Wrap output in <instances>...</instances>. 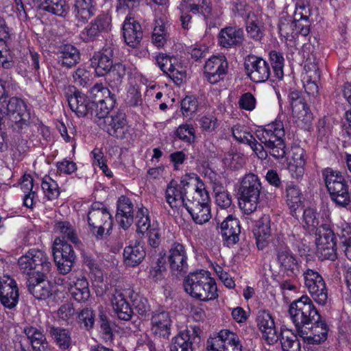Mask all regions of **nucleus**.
<instances>
[{
	"instance_id": "52",
	"label": "nucleus",
	"mask_w": 351,
	"mask_h": 351,
	"mask_svg": "<svg viewBox=\"0 0 351 351\" xmlns=\"http://www.w3.org/2000/svg\"><path fill=\"white\" fill-rule=\"evenodd\" d=\"M42 189L45 196L48 200H53L58 197L60 190L57 182L49 176H45L43 179Z\"/></svg>"
},
{
	"instance_id": "33",
	"label": "nucleus",
	"mask_w": 351,
	"mask_h": 351,
	"mask_svg": "<svg viewBox=\"0 0 351 351\" xmlns=\"http://www.w3.org/2000/svg\"><path fill=\"white\" fill-rule=\"evenodd\" d=\"M113 49L110 46L104 47L101 51L95 54L93 64L95 65V73L97 76L106 75L113 66Z\"/></svg>"
},
{
	"instance_id": "21",
	"label": "nucleus",
	"mask_w": 351,
	"mask_h": 351,
	"mask_svg": "<svg viewBox=\"0 0 351 351\" xmlns=\"http://www.w3.org/2000/svg\"><path fill=\"white\" fill-rule=\"evenodd\" d=\"M312 326L306 329H300L298 335L308 344H320L327 339L329 328L324 320L316 319Z\"/></svg>"
},
{
	"instance_id": "1",
	"label": "nucleus",
	"mask_w": 351,
	"mask_h": 351,
	"mask_svg": "<svg viewBox=\"0 0 351 351\" xmlns=\"http://www.w3.org/2000/svg\"><path fill=\"white\" fill-rule=\"evenodd\" d=\"M318 214L312 208L303 212L302 225L310 234L315 233L317 254L322 260L335 261L337 256V239L330 225L323 223L319 226Z\"/></svg>"
},
{
	"instance_id": "43",
	"label": "nucleus",
	"mask_w": 351,
	"mask_h": 351,
	"mask_svg": "<svg viewBox=\"0 0 351 351\" xmlns=\"http://www.w3.org/2000/svg\"><path fill=\"white\" fill-rule=\"evenodd\" d=\"M106 80L113 90L119 91L125 75V66L121 63H116L106 74Z\"/></svg>"
},
{
	"instance_id": "47",
	"label": "nucleus",
	"mask_w": 351,
	"mask_h": 351,
	"mask_svg": "<svg viewBox=\"0 0 351 351\" xmlns=\"http://www.w3.org/2000/svg\"><path fill=\"white\" fill-rule=\"evenodd\" d=\"M49 334L60 349L66 350L71 344V332L63 328L50 326Z\"/></svg>"
},
{
	"instance_id": "2",
	"label": "nucleus",
	"mask_w": 351,
	"mask_h": 351,
	"mask_svg": "<svg viewBox=\"0 0 351 351\" xmlns=\"http://www.w3.org/2000/svg\"><path fill=\"white\" fill-rule=\"evenodd\" d=\"M184 287L191 297L202 301L213 300L218 297L215 280L204 270L190 273L184 279Z\"/></svg>"
},
{
	"instance_id": "63",
	"label": "nucleus",
	"mask_w": 351,
	"mask_h": 351,
	"mask_svg": "<svg viewBox=\"0 0 351 351\" xmlns=\"http://www.w3.org/2000/svg\"><path fill=\"white\" fill-rule=\"evenodd\" d=\"M195 130L192 125L182 124L180 125L176 131L177 136L187 143L193 142L195 138Z\"/></svg>"
},
{
	"instance_id": "56",
	"label": "nucleus",
	"mask_w": 351,
	"mask_h": 351,
	"mask_svg": "<svg viewBox=\"0 0 351 351\" xmlns=\"http://www.w3.org/2000/svg\"><path fill=\"white\" fill-rule=\"evenodd\" d=\"M78 322L82 327L89 330L95 325V315L91 308H83L77 315Z\"/></svg>"
},
{
	"instance_id": "30",
	"label": "nucleus",
	"mask_w": 351,
	"mask_h": 351,
	"mask_svg": "<svg viewBox=\"0 0 351 351\" xmlns=\"http://www.w3.org/2000/svg\"><path fill=\"white\" fill-rule=\"evenodd\" d=\"M221 234L225 243L232 245L239 241L241 233L240 222L232 215H228L221 224Z\"/></svg>"
},
{
	"instance_id": "40",
	"label": "nucleus",
	"mask_w": 351,
	"mask_h": 351,
	"mask_svg": "<svg viewBox=\"0 0 351 351\" xmlns=\"http://www.w3.org/2000/svg\"><path fill=\"white\" fill-rule=\"evenodd\" d=\"M95 3L93 0H75L74 13L75 19L82 23H86L95 14Z\"/></svg>"
},
{
	"instance_id": "6",
	"label": "nucleus",
	"mask_w": 351,
	"mask_h": 351,
	"mask_svg": "<svg viewBox=\"0 0 351 351\" xmlns=\"http://www.w3.org/2000/svg\"><path fill=\"white\" fill-rule=\"evenodd\" d=\"M289 313L298 333L300 329H306L307 326L313 323L320 315L313 301L306 295H302L289 305Z\"/></svg>"
},
{
	"instance_id": "3",
	"label": "nucleus",
	"mask_w": 351,
	"mask_h": 351,
	"mask_svg": "<svg viewBox=\"0 0 351 351\" xmlns=\"http://www.w3.org/2000/svg\"><path fill=\"white\" fill-rule=\"evenodd\" d=\"M3 104H0V125L7 124L14 130H19L27 126L30 112L27 104L21 98L12 97Z\"/></svg>"
},
{
	"instance_id": "31",
	"label": "nucleus",
	"mask_w": 351,
	"mask_h": 351,
	"mask_svg": "<svg viewBox=\"0 0 351 351\" xmlns=\"http://www.w3.org/2000/svg\"><path fill=\"white\" fill-rule=\"evenodd\" d=\"M193 191L189 193L185 199V208L199 206L210 203V196L205 184L199 178H195V184L192 188Z\"/></svg>"
},
{
	"instance_id": "48",
	"label": "nucleus",
	"mask_w": 351,
	"mask_h": 351,
	"mask_svg": "<svg viewBox=\"0 0 351 351\" xmlns=\"http://www.w3.org/2000/svg\"><path fill=\"white\" fill-rule=\"evenodd\" d=\"M135 224L137 233L145 234L149 229L157 223H151L149 210L144 206L139 207L135 217Z\"/></svg>"
},
{
	"instance_id": "25",
	"label": "nucleus",
	"mask_w": 351,
	"mask_h": 351,
	"mask_svg": "<svg viewBox=\"0 0 351 351\" xmlns=\"http://www.w3.org/2000/svg\"><path fill=\"white\" fill-rule=\"evenodd\" d=\"M198 328H187L172 338L170 351H193V345L199 339Z\"/></svg>"
},
{
	"instance_id": "62",
	"label": "nucleus",
	"mask_w": 351,
	"mask_h": 351,
	"mask_svg": "<svg viewBox=\"0 0 351 351\" xmlns=\"http://www.w3.org/2000/svg\"><path fill=\"white\" fill-rule=\"evenodd\" d=\"M309 1L308 0H295L294 13L295 20L307 21L309 14Z\"/></svg>"
},
{
	"instance_id": "38",
	"label": "nucleus",
	"mask_w": 351,
	"mask_h": 351,
	"mask_svg": "<svg viewBox=\"0 0 351 351\" xmlns=\"http://www.w3.org/2000/svg\"><path fill=\"white\" fill-rule=\"evenodd\" d=\"M28 342L31 344L33 351H46L49 344L45 335L38 328L27 326L24 328Z\"/></svg>"
},
{
	"instance_id": "60",
	"label": "nucleus",
	"mask_w": 351,
	"mask_h": 351,
	"mask_svg": "<svg viewBox=\"0 0 351 351\" xmlns=\"http://www.w3.org/2000/svg\"><path fill=\"white\" fill-rule=\"evenodd\" d=\"M335 226H336L337 234L341 240L344 241L351 240V223L346 222L344 219L339 218L337 219Z\"/></svg>"
},
{
	"instance_id": "39",
	"label": "nucleus",
	"mask_w": 351,
	"mask_h": 351,
	"mask_svg": "<svg viewBox=\"0 0 351 351\" xmlns=\"http://www.w3.org/2000/svg\"><path fill=\"white\" fill-rule=\"evenodd\" d=\"M145 254L143 246L135 242L125 247L123 251L124 263L127 266L135 267L142 262Z\"/></svg>"
},
{
	"instance_id": "46",
	"label": "nucleus",
	"mask_w": 351,
	"mask_h": 351,
	"mask_svg": "<svg viewBox=\"0 0 351 351\" xmlns=\"http://www.w3.org/2000/svg\"><path fill=\"white\" fill-rule=\"evenodd\" d=\"M58 58L63 66L71 68L79 62L80 55L77 48L67 45L62 48Z\"/></svg>"
},
{
	"instance_id": "11",
	"label": "nucleus",
	"mask_w": 351,
	"mask_h": 351,
	"mask_svg": "<svg viewBox=\"0 0 351 351\" xmlns=\"http://www.w3.org/2000/svg\"><path fill=\"white\" fill-rule=\"evenodd\" d=\"M53 253L54 261L61 274H68L76 260L75 253L71 245L60 237L54 240Z\"/></svg>"
},
{
	"instance_id": "9",
	"label": "nucleus",
	"mask_w": 351,
	"mask_h": 351,
	"mask_svg": "<svg viewBox=\"0 0 351 351\" xmlns=\"http://www.w3.org/2000/svg\"><path fill=\"white\" fill-rule=\"evenodd\" d=\"M276 261L280 271L289 277H295L300 273V263L297 256L285 243L283 237L278 236L274 241Z\"/></svg>"
},
{
	"instance_id": "57",
	"label": "nucleus",
	"mask_w": 351,
	"mask_h": 351,
	"mask_svg": "<svg viewBox=\"0 0 351 351\" xmlns=\"http://www.w3.org/2000/svg\"><path fill=\"white\" fill-rule=\"evenodd\" d=\"M223 162L231 169H239L245 164V158L241 154L228 152L225 154Z\"/></svg>"
},
{
	"instance_id": "20",
	"label": "nucleus",
	"mask_w": 351,
	"mask_h": 351,
	"mask_svg": "<svg viewBox=\"0 0 351 351\" xmlns=\"http://www.w3.org/2000/svg\"><path fill=\"white\" fill-rule=\"evenodd\" d=\"M187 12H191L193 14H201L206 21L215 18L210 3L207 0H201L197 3H193L182 5L180 21L182 27L184 29H190L192 24V16Z\"/></svg>"
},
{
	"instance_id": "4",
	"label": "nucleus",
	"mask_w": 351,
	"mask_h": 351,
	"mask_svg": "<svg viewBox=\"0 0 351 351\" xmlns=\"http://www.w3.org/2000/svg\"><path fill=\"white\" fill-rule=\"evenodd\" d=\"M256 137L263 143L269 154L276 159L283 158L287 153L284 141V125L280 121L272 122L256 131Z\"/></svg>"
},
{
	"instance_id": "24",
	"label": "nucleus",
	"mask_w": 351,
	"mask_h": 351,
	"mask_svg": "<svg viewBox=\"0 0 351 351\" xmlns=\"http://www.w3.org/2000/svg\"><path fill=\"white\" fill-rule=\"evenodd\" d=\"M256 324L263 338L268 344L271 345L278 341L280 335L277 332L274 319L268 311H261L258 313Z\"/></svg>"
},
{
	"instance_id": "58",
	"label": "nucleus",
	"mask_w": 351,
	"mask_h": 351,
	"mask_svg": "<svg viewBox=\"0 0 351 351\" xmlns=\"http://www.w3.org/2000/svg\"><path fill=\"white\" fill-rule=\"evenodd\" d=\"M130 299L135 309L140 315L145 317L150 311L148 300L145 297L135 293L134 291L132 298Z\"/></svg>"
},
{
	"instance_id": "34",
	"label": "nucleus",
	"mask_w": 351,
	"mask_h": 351,
	"mask_svg": "<svg viewBox=\"0 0 351 351\" xmlns=\"http://www.w3.org/2000/svg\"><path fill=\"white\" fill-rule=\"evenodd\" d=\"M9 38V29L5 20L0 17V67L9 69L14 66L13 57L5 43Z\"/></svg>"
},
{
	"instance_id": "7",
	"label": "nucleus",
	"mask_w": 351,
	"mask_h": 351,
	"mask_svg": "<svg viewBox=\"0 0 351 351\" xmlns=\"http://www.w3.org/2000/svg\"><path fill=\"white\" fill-rule=\"evenodd\" d=\"M262 189L258 177L254 173L246 174L241 180L239 189V206L245 214L256 211Z\"/></svg>"
},
{
	"instance_id": "53",
	"label": "nucleus",
	"mask_w": 351,
	"mask_h": 351,
	"mask_svg": "<svg viewBox=\"0 0 351 351\" xmlns=\"http://www.w3.org/2000/svg\"><path fill=\"white\" fill-rule=\"evenodd\" d=\"M269 59L274 76L278 80H282L284 76L283 67L285 64V59L282 55L276 51H271L269 53Z\"/></svg>"
},
{
	"instance_id": "59",
	"label": "nucleus",
	"mask_w": 351,
	"mask_h": 351,
	"mask_svg": "<svg viewBox=\"0 0 351 351\" xmlns=\"http://www.w3.org/2000/svg\"><path fill=\"white\" fill-rule=\"evenodd\" d=\"M198 101L193 96H186L181 101V110L184 117H190L196 112Z\"/></svg>"
},
{
	"instance_id": "51",
	"label": "nucleus",
	"mask_w": 351,
	"mask_h": 351,
	"mask_svg": "<svg viewBox=\"0 0 351 351\" xmlns=\"http://www.w3.org/2000/svg\"><path fill=\"white\" fill-rule=\"evenodd\" d=\"M280 343L282 351H300V343L297 336L290 330H286L280 332Z\"/></svg>"
},
{
	"instance_id": "8",
	"label": "nucleus",
	"mask_w": 351,
	"mask_h": 351,
	"mask_svg": "<svg viewBox=\"0 0 351 351\" xmlns=\"http://www.w3.org/2000/svg\"><path fill=\"white\" fill-rule=\"evenodd\" d=\"M87 217L90 231L97 239H101L105 234H110L112 228V216L102 204H93Z\"/></svg>"
},
{
	"instance_id": "36",
	"label": "nucleus",
	"mask_w": 351,
	"mask_h": 351,
	"mask_svg": "<svg viewBox=\"0 0 351 351\" xmlns=\"http://www.w3.org/2000/svg\"><path fill=\"white\" fill-rule=\"evenodd\" d=\"M292 156L288 165V169L292 178H301L304 174L305 151L300 147L291 149Z\"/></svg>"
},
{
	"instance_id": "41",
	"label": "nucleus",
	"mask_w": 351,
	"mask_h": 351,
	"mask_svg": "<svg viewBox=\"0 0 351 351\" xmlns=\"http://www.w3.org/2000/svg\"><path fill=\"white\" fill-rule=\"evenodd\" d=\"M254 234L256 239V245L258 249L263 250L267 245L270 236L271 229L270 218L267 215L263 216L258 222L257 228L254 230Z\"/></svg>"
},
{
	"instance_id": "42",
	"label": "nucleus",
	"mask_w": 351,
	"mask_h": 351,
	"mask_svg": "<svg viewBox=\"0 0 351 351\" xmlns=\"http://www.w3.org/2000/svg\"><path fill=\"white\" fill-rule=\"evenodd\" d=\"M69 291L71 296L78 302H84L90 297L88 282L86 278H77L71 282Z\"/></svg>"
},
{
	"instance_id": "17",
	"label": "nucleus",
	"mask_w": 351,
	"mask_h": 351,
	"mask_svg": "<svg viewBox=\"0 0 351 351\" xmlns=\"http://www.w3.org/2000/svg\"><path fill=\"white\" fill-rule=\"evenodd\" d=\"M244 66L247 75L254 82H265L271 75L270 66L262 58L249 56L245 60Z\"/></svg>"
},
{
	"instance_id": "49",
	"label": "nucleus",
	"mask_w": 351,
	"mask_h": 351,
	"mask_svg": "<svg viewBox=\"0 0 351 351\" xmlns=\"http://www.w3.org/2000/svg\"><path fill=\"white\" fill-rule=\"evenodd\" d=\"M186 209L191 215L193 220L197 224H204L211 218L210 204L195 207L193 206L191 208H186Z\"/></svg>"
},
{
	"instance_id": "14",
	"label": "nucleus",
	"mask_w": 351,
	"mask_h": 351,
	"mask_svg": "<svg viewBox=\"0 0 351 351\" xmlns=\"http://www.w3.org/2000/svg\"><path fill=\"white\" fill-rule=\"evenodd\" d=\"M95 122L101 129L117 138H125L128 132L126 116L121 112L112 113L104 119H95Z\"/></svg>"
},
{
	"instance_id": "27",
	"label": "nucleus",
	"mask_w": 351,
	"mask_h": 351,
	"mask_svg": "<svg viewBox=\"0 0 351 351\" xmlns=\"http://www.w3.org/2000/svg\"><path fill=\"white\" fill-rule=\"evenodd\" d=\"M47 274L44 276L30 277L27 278V287L29 292L38 300H46L53 293V286L47 280Z\"/></svg>"
},
{
	"instance_id": "19",
	"label": "nucleus",
	"mask_w": 351,
	"mask_h": 351,
	"mask_svg": "<svg viewBox=\"0 0 351 351\" xmlns=\"http://www.w3.org/2000/svg\"><path fill=\"white\" fill-rule=\"evenodd\" d=\"M19 291L14 279L8 274L0 276V302L7 308L12 309L18 304Z\"/></svg>"
},
{
	"instance_id": "28",
	"label": "nucleus",
	"mask_w": 351,
	"mask_h": 351,
	"mask_svg": "<svg viewBox=\"0 0 351 351\" xmlns=\"http://www.w3.org/2000/svg\"><path fill=\"white\" fill-rule=\"evenodd\" d=\"M116 220L124 230L129 228L134 221V205L126 196H121L117 204Z\"/></svg>"
},
{
	"instance_id": "13",
	"label": "nucleus",
	"mask_w": 351,
	"mask_h": 351,
	"mask_svg": "<svg viewBox=\"0 0 351 351\" xmlns=\"http://www.w3.org/2000/svg\"><path fill=\"white\" fill-rule=\"evenodd\" d=\"M304 285L313 300L324 305L328 299V292L325 281L319 273L312 269H306L303 272Z\"/></svg>"
},
{
	"instance_id": "29",
	"label": "nucleus",
	"mask_w": 351,
	"mask_h": 351,
	"mask_svg": "<svg viewBox=\"0 0 351 351\" xmlns=\"http://www.w3.org/2000/svg\"><path fill=\"white\" fill-rule=\"evenodd\" d=\"M243 30L237 26H229L221 29L218 34L219 45L224 48H231L242 43Z\"/></svg>"
},
{
	"instance_id": "26",
	"label": "nucleus",
	"mask_w": 351,
	"mask_h": 351,
	"mask_svg": "<svg viewBox=\"0 0 351 351\" xmlns=\"http://www.w3.org/2000/svg\"><path fill=\"white\" fill-rule=\"evenodd\" d=\"M168 263L174 274H184L188 269L187 256L183 245L175 243L169 251Z\"/></svg>"
},
{
	"instance_id": "22",
	"label": "nucleus",
	"mask_w": 351,
	"mask_h": 351,
	"mask_svg": "<svg viewBox=\"0 0 351 351\" xmlns=\"http://www.w3.org/2000/svg\"><path fill=\"white\" fill-rule=\"evenodd\" d=\"M228 62L225 56H213L204 65V74L210 84H216L223 79L226 74Z\"/></svg>"
},
{
	"instance_id": "23",
	"label": "nucleus",
	"mask_w": 351,
	"mask_h": 351,
	"mask_svg": "<svg viewBox=\"0 0 351 351\" xmlns=\"http://www.w3.org/2000/svg\"><path fill=\"white\" fill-rule=\"evenodd\" d=\"M171 326L172 320L168 311L158 309L153 312L151 317V330L154 335L169 339Z\"/></svg>"
},
{
	"instance_id": "32",
	"label": "nucleus",
	"mask_w": 351,
	"mask_h": 351,
	"mask_svg": "<svg viewBox=\"0 0 351 351\" xmlns=\"http://www.w3.org/2000/svg\"><path fill=\"white\" fill-rule=\"evenodd\" d=\"M122 29L124 40L128 45L136 47L140 44L143 31L140 23L134 18H126Z\"/></svg>"
},
{
	"instance_id": "35",
	"label": "nucleus",
	"mask_w": 351,
	"mask_h": 351,
	"mask_svg": "<svg viewBox=\"0 0 351 351\" xmlns=\"http://www.w3.org/2000/svg\"><path fill=\"white\" fill-rule=\"evenodd\" d=\"M185 191H182L178 182L172 180L167 186L165 190V199L172 209H178L185 206L186 195Z\"/></svg>"
},
{
	"instance_id": "10",
	"label": "nucleus",
	"mask_w": 351,
	"mask_h": 351,
	"mask_svg": "<svg viewBox=\"0 0 351 351\" xmlns=\"http://www.w3.org/2000/svg\"><path fill=\"white\" fill-rule=\"evenodd\" d=\"M134 289L130 287L117 285L115 287L110 298L112 309L117 317L123 321L131 319L133 311L127 302V298H132Z\"/></svg>"
},
{
	"instance_id": "54",
	"label": "nucleus",
	"mask_w": 351,
	"mask_h": 351,
	"mask_svg": "<svg viewBox=\"0 0 351 351\" xmlns=\"http://www.w3.org/2000/svg\"><path fill=\"white\" fill-rule=\"evenodd\" d=\"M215 202L221 208H229L232 204V197L230 193L221 185L214 187Z\"/></svg>"
},
{
	"instance_id": "18",
	"label": "nucleus",
	"mask_w": 351,
	"mask_h": 351,
	"mask_svg": "<svg viewBox=\"0 0 351 351\" xmlns=\"http://www.w3.org/2000/svg\"><path fill=\"white\" fill-rule=\"evenodd\" d=\"M156 60L160 69L167 74L175 84H180L186 76V71L177 58L164 53H160L156 57Z\"/></svg>"
},
{
	"instance_id": "44",
	"label": "nucleus",
	"mask_w": 351,
	"mask_h": 351,
	"mask_svg": "<svg viewBox=\"0 0 351 351\" xmlns=\"http://www.w3.org/2000/svg\"><path fill=\"white\" fill-rule=\"evenodd\" d=\"M286 202L292 212L296 210L301 204L302 194L298 186L293 182L287 183L285 189Z\"/></svg>"
},
{
	"instance_id": "37",
	"label": "nucleus",
	"mask_w": 351,
	"mask_h": 351,
	"mask_svg": "<svg viewBox=\"0 0 351 351\" xmlns=\"http://www.w3.org/2000/svg\"><path fill=\"white\" fill-rule=\"evenodd\" d=\"M53 231L61 236L63 241L67 239L73 243L75 247H80L82 243L77 236L75 228L68 221L56 220L54 221Z\"/></svg>"
},
{
	"instance_id": "55",
	"label": "nucleus",
	"mask_w": 351,
	"mask_h": 351,
	"mask_svg": "<svg viewBox=\"0 0 351 351\" xmlns=\"http://www.w3.org/2000/svg\"><path fill=\"white\" fill-rule=\"evenodd\" d=\"M234 138L239 143L248 145L254 138L249 131L247 127L242 125H236L232 128Z\"/></svg>"
},
{
	"instance_id": "64",
	"label": "nucleus",
	"mask_w": 351,
	"mask_h": 351,
	"mask_svg": "<svg viewBox=\"0 0 351 351\" xmlns=\"http://www.w3.org/2000/svg\"><path fill=\"white\" fill-rule=\"evenodd\" d=\"M322 175L324 178L327 189L332 188L331 186H332L334 184L344 179L343 176L340 172L334 171L330 168L324 169L323 171Z\"/></svg>"
},
{
	"instance_id": "50",
	"label": "nucleus",
	"mask_w": 351,
	"mask_h": 351,
	"mask_svg": "<svg viewBox=\"0 0 351 351\" xmlns=\"http://www.w3.org/2000/svg\"><path fill=\"white\" fill-rule=\"evenodd\" d=\"M90 94L93 101L91 103H98L101 101H108V104L112 106L114 98L110 96V91L101 84H95L90 90Z\"/></svg>"
},
{
	"instance_id": "61",
	"label": "nucleus",
	"mask_w": 351,
	"mask_h": 351,
	"mask_svg": "<svg viewBox=\"0 0 351 351\" xmlns=\"http://www.w3.org/2000/svg\"><path fill=\"white\" fill-rule=\"evenodd\" d=\"M198 121L201 129L209 133L214 132L219 125L217 117L212 114L201 117Z\"/></svg>"
},
{
	"instance_id": "5",
	"label": "nucleus",
	"mask_w": 351,
	"mask_h": 351,
	"mask_svg": "<svg viewBox=\"0 0 351 351\" xmlns=\"http://www.w3.org/2000/svg\"><path fill=\"white\" fill-rule=\"evenodd\" d=\"M20 271L27 278L44 276L51 268V263L47 253L43 250L32 248L29 250L18 260Z\"/></svg>"
},
{
	"instance_id": "15",
	"label": "nucleus",
	"mask_w": 351,
	"mask_h": 351,
	"mask_svg": "<svg viewBox=\"0 0 351 351\" xmlns=\"http://www.w3.org/2000/svg\"><path fill=\"white\" fill-rule=\"evenodd\" d=\"M238 336L229 330H221L207 341V351H242Z\"/></svg>"
},
{
	"instance_id": "45",
	"label": "nucleus",
	"mask_w": 351,
	"mask_h": 351,
	"mask_svg": "<svg viewBox=\"0 0 351 351\" xmlns=\"http://www.w3.org/2000/svg\"><path fill=\"white\" fill-rule=\"evenodd\" d=\"M40 8L59 16H65L69 10L65 0H40Z\"/></svg>"
},
{
	"instance_id": "16",
	"label": "nucleus",
	"mask_w": 351,
	"mask_h": 351,
	"mask_svg": "<svg viewBox=\"0 0 351 351\" xmlns=\"http://www.w3.org/2000/svg\"><path fill=\"white\" fill-rule=\"evenodd\" d=\"M64 95L71 110L79 117H85L92 113L94 104L84 93L76 90L73 86L64 88Z\"/></svg>"
},
{
	"instance_id": "12",
	"label": "nucleus",
	"mask_w": 351,
	"mask_h": 351,
	"mask_svg": "<svg viewBox=\"0 0 351 351\" xmlns=\"http://www.w3.org/2000/svg\"><path fill=\"white\" fill-rule=\"evenodd\" d=\"M289 99L295 123L302 128L308 129L313 117L301 93L297 90H291Z\"/></svg>"
}]
</instances>
